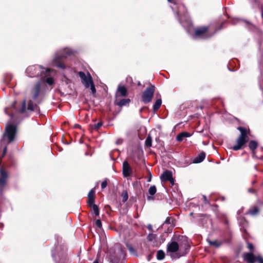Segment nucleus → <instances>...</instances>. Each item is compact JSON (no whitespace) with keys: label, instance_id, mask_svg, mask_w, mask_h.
Masks as SVG:
<instances>
[{"label":"nucleus","instance_id":"obj_19","mask_svg":"<svg viewBox=\"0 0 263 263\" xmlns=\"http://www.w3.org/2000/svg\"><path fill=\"white\" fill-rule=\"evenodd\" d=\"M208 242L210 246H213L215 248H219L223 244V242L222 241H219L217 240L213 241L208 240Z\"/></svg>","mask_w":263,"mask_h":263},{"label":"nucleus","instance_id":"obj_57","mask_svg":"<svg viewBox=\"0 0 263 263\" xmlns=\"http://www.w3.org/2000/svg\"><path fill=\"white\" fill-rule=\"evenodd\" d=\"M151 255H149V256H148V259H149V258H151Z\"/></svg>","mask_w":263,"mask_h":263},{"label":"nucleus","instance_id":"obj_6","mask_svg":"<svg viewBox=\"0 0 263 263\" xmlns=\"http://www.w3.org/2000/svg\"><path fill=\"white\" fill-rule=\"evenodd\" d=\"M237 129L240 132V135L237 139V144L232 147V149L235 151L240 149L249 140L247 130L246 128L240 126L237 128Z\"/></svg>","mask_w":263,"mask_h":263},{"label":"nucleus","instance_id":"obj_17","mask_svg":"<svg viewBox=\"0 0 263 263\" xmlns=\"http://www.w3.org/2000/svg\"><path fill=\"white\" fill-rule=\"evenodd\" d=\"M205 154L204 152L200 153L197 157L194 158L193 161L194 163H199L201 162L205 158Z\"/></svg>","mask_w":263,"mask_h":263},{"label":"nucleus","instance_id":"obj_48","mask_svg":"<svg viewBox=\"0 0 263 263\" xmlns=\"http://www.w3.org/2000/svg\"><path fill=\"white\" fill-rule=\"evenodd\" d=\"M168 2L172 3H175L174 0H167Z\"/></svg>","mask_w":263,"mask_h":263},{"label":"nucleus","instance_id":"obj_9","mask_svg":"<svg viewBox=\"0 0 263 263\" xmlns=\"http://www.w3.org/2000/svg\"><path fill=\"white\" fill-rule=\"evenodd\" d=\"M78 74L85 88H89V86L93 82L90 74L89 72L85 73L83 71H79Z\"/></svg>","mask_w":263,"mask_h":263},{"label":"nucleus","instance_id":"obj_11","mask_svg":"<svg viewBox=\"0 0 263 263\" xmlns=\"http://www.w3.org/2000/svg\"><path fill=\"white\" fill-rule=\"evenodd\" d=\"M1 178H0V191L2 192L6 183L8 178V174L3 168H1Z\"/></svg>","mask_w":263,"mask_h":263},{"label":"nucleus","instance_id":"obj_46","mask_svg":"<svg viewBox=\"0 0 263 263\" xmlns=\"http://www.w3.org/2000/svg\"><path fill=\"white\" fill-rule=\"evenodd\" d=\"M181 239L183 240V241H187V237L185 236H181Z\"/></svg>","mask_w":263,"mask_h":263},{"label":"nucleus","instance_id":"obj_18","mask_svg":"<svg viewBox=\"0 0 263 263\" xmlns=\"http://www.w3.org/2000/svg\"><path fill=\"white\" fill-rule=\"evenodd\" d=\"M257 143L256 141L254 140H252L250 142L249 144V147L252 151L253 153V157L254 158H257V157L255 155V149L257 147Z\"/></svg>","mask_w":263,"mask_h":263},{"label":"nucleus","instance_id":"obj_38","mask_svg":"<svg viewBox=\"0 0 263 263\" xmlns=\"http://www.w3.org/2000/svg\"><path fill=\"white\" fill-rule=\"evenodd\" d=\"M182 134L184 138L189 137L191 136V134L188 132H182Z\"/></svg>","mask_w":263,"mask_h":263},{"label":"nucleus","instance_id":"obj_39","mask_svg":"<svg viewBox=\"0 0 263 263\" xmlns=\"http://www.w3.org/2000/svg\"><path fill=\"white\" fill-rule=\"evenodd\" d=\"M94 195L95 191L93 190H91L88 194V197H94Z\"/></svg>","mask_w":263,"mask_h":263},{"label":"nucleus","instance_id":"obj_10","mask_svg":"<svg viewBox=\"0 0 263 263\" xmlns=\"http://www.w3.org/2000/svg\"><path fill=\"white\" fill-rule=\"evenodd\" d=\"M41 91V82H37L31 90V99L33 100H36L39 97Z\"/></svg>","mask_w":263,"mask_h":263},{"label":"nucleus","instance_id":"obj_21","mask_svg":"<svg viewBox=\"0 0 263 263\" xmlns=\"http://www.w3.org/2000/svg\"><path fill=\"white\" fill-rule=\"evenodd\" d=\"M130 102V100L129 99H123L120 100L119 102H117L116 104L119 106L122 107L128 104Z\"/></svg>","mask_w":263,"mask_h":263},{"label":"nucleus","instance_id":"obj_8","mask_svg":"<svg viewBox=\"0 0 263 263\" xmlns=\"http://www.w3.org/2000/svg\"><path fill=\"white\" fill-rule=\"evenodd\" d=\"M154 92V86L148 87L144 91L142 95V99L145 104H147L152 101Z\"/></svg>","mask_w":263,"mask_h":263},{"label":"nucleus","instance_id":"obj_49","mask_svg":"<svg viewBox=\"0 0 263 263\" xmlns=\"http://www.w3.org/2000/svg\"><path fill=\"white\" fill-rule=\"evenodd\" d=\"M93 263H99L98 259L97 258Z\"/></svg>","mask_w":263,"mask_h":263},{"label":"nucleus","instance_id":"obj_45","mask_svg":"<svg viewBox=\"0 0 263 263\" xmlns=\"http://www.w3.org/2000/svg\"><path fill=\"white\" fill-rule=\"evenodd\" d=\"M248 191H249V192L252 193H255V191L252 189H249L248 190Z\"/></svg>","mask_w":263,"mask_h":263},{"label":"nucleus","instance_id":"obj_50","mask_svg":"<svg viewBox=\"0 0 263 263\" xmlns=\"http://www.w3.org/2000/svg\"><path fill=\"white\" fill-rule=\"evenodd\" d=\"M153 199V198H152V197H150V196H148V197H147V199H148V200H151V199Z\"/></svg>","mask_w":263,"mask_h":263},{"label":"nucleus","instance_id":"obj_7","mask_svg":"<svg viewBox=\"0 0 263 263\" xmlns=\"http://www.w3.org/2000/svg\"><path fill=\"white\" fill-rule=\"evenodd\" d=\"M209 28V26H202L196 28L194 30V33L192 34V37L194 39H206L211 37L214 33H210Z\"/></svg>","mask_w":263,"mask_h":263},{"label":"nucleus","instance_id":"obj_16","mask_svg":"<svg viewBox=\"0 0 263 263\" xmlns=\"http://www.w3.org/2000/svg\"><path fill=\"white\" fill-rule=\"evenodd\" d=\"M243 259L249 263H254L255 258L253 253H247L244 254Z\"/></svg>","mask_w":263,"mask_h":263},{"label":"nucleus","instance_id":"obj_1","mask_svg":"<svg viewBox=\"0 0 263 263\" xmlns=\"http://www.w3.org/2000/svg\"><path fill=\"white\" fill-rule=\"evenodd\" d=\"M26 73L29 77L40 76L41 80L51 86L54 84V76L55 71L50 68L40 65L30 66L26 69Z\"/></svg>","mask_w":263,"mask_h":263},{"label":"nucleus","instance_id":"obj_41","mask_svg":"<svg viewBox=\"0 0 263 263\" xmlns=\"http://www.w3.org/2000/svg\"><path fill=\"white\" fill-rule=\"evenodd\" d=\"M107 181H104L102 182L101 183V187L102 189H105L106 186H107Z\"/></svg>","mask_w":263,"mask_h":263},{"label":"nucleus","instance_id":"obj_52","mask_svg":"<svg viewBox=\"0 0 263 263\" xmlns=\"http://www.w3.org/2000/svg\"><path fill=\"white\" fill-rule=\"evenodd\" d=\"M203 198L204 199V201H206V197L205 196H203Z\"/></svg>","mask_w":263,"mask_h":263},{"label":"nucleus","instance_id":"obj_54","mask_svg":"<svg viewBox=\"0 0 263 263\" xmlns=\"http://www.w3.org/2000/svg\"><path fill=\"white\" fill-rule=\"evenodd\" d=\"M138 85L139 86H140V85H141V83H140V82H139L138 83Z\"/></svg>","mask_w":263,"mask_h":263},{"label":"nucleus","instance_id":"obj_22","mask_svg":"<svg viewBox=\"0 0 263 263\" xmlns=\"http://www.w3.org/2000/svg\"><path fill=\"white\" fill-rule=\"evenodd\" d=\"M162 104V100L161 99H158L156 100L153 105V109L155 111H157L161 106Z\"/></svg>","mask_w":263,"mask_h":263},{"label":"nucleus","instance_id":"obj_37","mask_svg":"<svg viewBox=\"0 0 263 263\" xmlns=\"http://www.w3.org/2000/svg\"><path fill=\"white\" fill-rule=\"evenodd\" d=\"M62 81L66 84H69L71 82V81L67 78L65 76H64V80H63Z\"/></svg>","mask_w":263,"mask_h":263},{"label":"nucleus","instance_id":"obj_51","mask_svg":"<svg viewBox=\"0 0 263 263\" xmlns=\"http://www.w3.org/2000/svg\"><path fill=\"white\" fill-rule=\"evenodd\" d=\"M15 103L16 102H14L13 104L12 105V107H14Z\"/></svg>","mask_w":263,"mask_h":263},{"label":"nucleus","instance_id":"obj_4","mask_svg":"<svg viewBox=\"0 0 263 263\" xmlns=\"http://www.w3.org/2000/svg\"><path fill=\"white\" fill-rule=\"evenodd\" d=\"M176 17L179 23L184 28H189L192 25L191 19L188 15L186 8L183 4H180L176 12Z\"/></svg>","mask_w":263,"mask_h":263},{"label":"nucleus","instance_id":"obj_20","mask_svg":"<svg viewBox=\"0 0 263 263\" xmlns=\"http://www.w3.org/2000/svg\"><path fill=\"white\" fill-rule=\"evenodd\" d=\"M27 108L28 110L32 111L37 108V106L36 103H33L32 100H30L28 103Z\"/></svg>","mask_w":263,"mask_h":263},{"label":"nucleus","instance_id":"obj_43","mask_svg":"<svg viewBox=\"0 0 263 263\" xmlns=\"http://www.w3.org/2000/svg\"><path fill=\"white\" fill-rule=\"evenodd\" d=\"M257 260L259 263H263V259L261 257H258Z\"/></svg>","mask_w":263,"mask_h":263},{"label":"nucleus","instance_id":"obj_35","mask_svg":"<svg viewBox=\"0 0 263 263\" xmlns=\"http://www.w3.org/2000/svg\"><path fill=\"white\" fill-rule=\"evenodd\" d=\"M96 225L99 228L102 227V222L100 219H97L96 221Z\"/></svg>","mask_w":263,"mask_h":263},{"label":"nucleus","instance_id":"obj_2","mask_svg":"<svg viewBox=\"0 0 263 263\" xmlns=\"http://www.w3.org/2000/svg\"><path fill=\"white\" fill-rule=\"evenodd\" d=\"M16 132L15 126L10 124L6 126L5 133L4 134L0 140V158H2L5 155L7 149V145L13 141Z\"/></svg>","mask_w":263,"mask_h":263},{"label":"nucleus","instance_id":"obj_36","mask_svg":"<svg viewBox=\"0 0 263 263\" xmlns=\"http://www.w3.org/2000/svg\"><path fill=\"white\" fill-rule=\"evenodd\" d=\"M102 125V123L101 122H98L97 124L94 125V128L98 129Z\"/></svg>","mask_w":263,"mask_h":263},{"label":"nucleus","instance_id":"obj_13","mask_svg":"<svg viewBox=\"0 0 263 263\" xmlns=\"http://www.w3.org/2000/svg\"><path fill=\"white\" fill-rule=\"evenodd\" d=\"M127 90L124 86L119 85L118 86L117 90L116 92V98L117 100L119 97H125L127 96Z\"/></svg>","mask_w":263,"mask_h":263},{"label":"nucleus","instance_id":"obj_47","mask_svg":"<svg viewBox=\"0 0 263 263\" xmlns=\"http://www.w3.org/2000/svg\"><path fill=\"white\" fill-rule=\"evenodd\" d=\"M259 84L260 88L262 89L263 88V81H262V85L261 84L260 81H259Z\"/></svg>","mask_w":263,"mask_h":263},{"label":"nucleus","instance_id":"obj_28","mask_svg":"<svg viewBox=\"0 0 263 263\" xmlns=\"http://www.w3.org/2000/svg\"><path fill=\"white\" fill-rule=\"evenodd\" d=\"M91 207L92 208L96 216H98L99 215V209L98 206L96 204H94Z\"/></svg>","mask_w":263,"mask_h":263},{"label":"nucleus","instance_id":"obj_42","mask_svg":"<svg viewBox=\"0 0 263 263\" xmlns=\"http://www.w3.org/2000/svg\"><path fill=\"white\" fill-rule=\"evenodd\" d=\"M147 229L151 231H153V227H152V226L150 224H148L147 225Z\"/></svg>","mask_w":263,"mask_h":263},{"label":"nucleus","instance_id":"obj_14","mask_svg":"<svg viewBox=\"0 0 263 263\" xmlns=\"http://www.w3.org/2000/svg\"><path fill=\"white\" fill-rule=\"evenodd\" d=\"M161 179L162 181H172L173 180L172 172L168 171L164 172L161 176Z\"/></svg>","mask_w":263,"mask_h":263},{"label":"nucleus","instance_id":"obj_55","mask_svg":"<svg viewBox=\"0 0 263 263\" xmlns=\"http://www.w3.org/2000/svg\"><path fill=\"white\" fill-rule=\"evenodd\" d=\"M111 261L112 262V263H115V261H114V260L112 259H111Z\"/></svg>","mask_w":263,"mask_h":263},{"label":"nucleus","instance_id":"obj_34","mask_svg":"<svg viewBox=\"0 0 263 263\" xmlns=\"http://www.w3.org/2000/svg\"><path fill=\"white\" fill-rule=\"evenodd\" d=\"M239 223L241 224H242L243 227H246L247 225V222L243 218H242L239 220Z\"/></svg>","mask_w":263,"mask_h":263},{"label":"nucleus","instance_id":"obj_29","mask_svg":"<svg viewBox=\"0 0 263 263\" xmlns=\"http://www.w3.org/2000/svg\"><path fill=\"white\" fill-rule=\"evenodd\" d=\"M152 139L151 137L149 136H148L146 138V140H145L146 145L148 147H151L152 146Z\"/></svg>","mask_w":263,"mask_h":263},{"label":"nucleus","instance_id":"obj_24","mask_svg":"<svg viewBox=\"0 0 263 263\" xmlns=\"http://www.w3.org/2000/svg\"><path fill=\"white\" fill-rule=\"evenodd\" d=\"M259 211V209L257 206H254L252 209H250L248 212V214L254 216L256 215Z\"/></svg>","mask_w":263,"mask_h":263},{"label":"nucleus","instance_id":"obj_44","mask_svg":"<svg viewBox=\"0 0 263 263\" xmlns=\"http://www.w3.org/2000/svg\"><path fill=\"white\" fill-rule=\"evenodd\" d=\"M248 247L250 250H252L253 248V246L251 243H248Z\"/></svg>","mask_w":263,"mask_h":263},{"label":"nucleus","instance_id":"obj_5","mask_svg":"<svg viewBox=\"0 0 263 263\" xmlns=\"http://www.w3.org/2000/svg\"><path fill=\"white\" fill-rule=\"evenodd\" d=\"M72 53V51L68 48L64 49L62 50V52H56L54 58L49 64V65L65 69L66 67L64 64L63 58L68 55H70Z\"/></svg>","mask_w":263,"mask_h":263},{"label":"nucleus","instance_id":"obj_27","mask_svg":"<svg viewBox=\"0 0 263 263\" xmlns=\"http://www.w3.org/2000/svg\"><path fill=\"white\" fill-rule=\"evenodd\" d=\"M157 189L155 185L151 186L148 189V193L151 195H154L156 193Z\"/></svg>","mask_w":263,"mask_h":263},{"label":"nucleus","instance_id":"obj_40","mask_svg":"<svg viewBox=\"0 0 263 263\" xmlns=\"http://www.w3.org/2000/svg\"><path fill=\"white\" fill-rule=\"evenodd\" d=\"M128 250L131 254H132L133 255L135 254V250L133 247H129Z\"/></svg>","mask_w":263,"mask_h":263},{"label":"nucleus","instance_id":"obj_53","mask_svg":"<svg viewBox=\"0 0 263 263\" xmlns=\"http://www.w3.org/2000/svg\"><path fill=\"white\" fill-rule=\"evenodd\" d=\"M260 159H263V155L261 156L260 158H259Z\"/></svg>","mask_w":263,"mask_h":263},{"label":"nucleus","instance_id":"obj_32","mask_svg":"<svg viewBox=\"0 0 263 263\" xmlns=\"http://www.w3.org/2000/svg\"><path fill=\"white\" fill-rule=\"evenodd\" d=\"M184 137L183 136L182 133L178 134L176 137V140L177 141H182Z\"/></svg>","mask_w":263,"mask_h":263},{"label":"nucleus","instance_id":"obj_15","mask_svg":"<svg viewBox=\"0 0 263 263\" xmlns=\"http://www.w3.org/2000/svg\"><path fill=\"white\" fill-rule=\"evenodd\" d=\"M157 235L153 233H149L147 236V239L149 242H153L154 247H158L160 244H158L156 241Z\"/></svg>","mask_w":263,"mask_h":263},{"label":"nucleus","instance_id":"obj_3","mask_svg":"<svg viewBox=\"0 0 263 263\" xmlns=\"http://www.w3.org/2000/svg\"><path fill=\"white\" fill-rule=\"evenodd\" d=\"M189 249L190 246L187 242L179 244L175 240H172L167 245L166 252L167 254H170L171 258L176 259L184 256Z\"/></svg>","mask_w":263,"mask_h":263},{"label":"nucleus","instance_id":"obj_31","mask_svg":"<svg viewBox=\"0 0 263 263\" xmlns=\"http://www.w3.org/2000/svg\"><path fill=\"white\" fill-rule=\"evenodd\" d=\"M26 100H24L22 102V108L20 110V112L21 113H24L26 110Z\"/></svg>","mask_w":263,"mask_h":263},{"label":"nucleus","instance_id":"obj_23","mask_svg":"<svg viewBox=\"0 0 263 263\" xmlns=\"http://www.w3.org/2000/svg\"><path fill=\"white\" fill-rule=\"evenodd\" d=\"M165 257V253L163 250H160L157 251V259L158 260H162Z\"/></svg>","mask_w":263,"mask_h":263},{"label":"nucleus","instance_id":"obj_56","mask_svg":"<svg viewBox=\"0 0 263 263\" xmlns=\"http://www.w3.org/2000/svg\"><path fill=\"white\" fill-rule=\"evenodd\" d=\"M5 111L6 114H7V109L6 108L5 109Z\"/></svg>","mask_w":263,"mask_h":263},{"label":"nucleus","instance_id":"obj_30","mask_svg":"<svg viewBox=\"0 0 263 263\" xmlns=\"http://www.w3.org/2000/svg\"><path fill=\"white\" fill-rule=\"evenodd\" d=\"M95 198L94 197H88V204L90 206H92V205L95 204Z\"/></svg>","mask_w":263,"mask_h":263},{"label":"nucleus","instance_id":"obj_12","mask_svg":"<svg viewBox=\"0 0 263 263\" xmlns=\"http://www.w3.org/2000/svg\"><path fill=\"white\" fill-rule=\"evenodd\" d=\"M122 172L124 177H127L132 173V168L127 161H124L123 163Z\"/></svg>","mask_w":263,"mask_h":263},{"label":"nucleus","instance_id":"obj_33","mask_svg":"<svg viewBox=\"0 0 263 263\" xmlns=\"http://www.w3.org/2000/svg\"><path fill=\"white\" fill-rule=\"evenodd\" d=\"M89 87L90 88L91 92L93 94H94L96 92V89L95 88V86L93 82L92 84H91V85L89 86Z\"/></svg>","mask_w":263,"mask_h":263},{"label":"nucleus","instance_id":"obj_26","mask_svg":"<svg viewBox=\"0 0 263 263\" xmlns=\"http://www.w3.org/2000/svg\"><path fill=\"white\" fill-rule=\"evenodd\" d=\"M121 196L122 197V202H126L128 198V195L127 192L126 191H123Z\"/></svg>","mask_w":263,"mask_h":263},{"label":"nucleus","instance_id":"obj_25","mask_svg":"<svg viewBox=\"0 0 263 263\" xmlns=\"http://www.w3.org/2000/svg\"><path fill=\"white\" fill-rule=\"evenodd\" d=\"M174 219L173 218V217H167L164 222V224H174Z\"/></svg>","mask_w":263,"mask_h":263}]
</instances>
